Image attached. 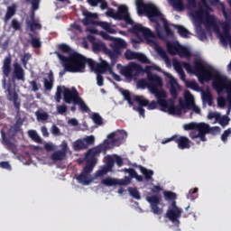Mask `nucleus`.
Here are the masks:
<instances>
[{"mask_svg":"<svg viewBox=\"0 0 231 231\" xmlns=\"http://www.w3.org/2000/svg\"><path fill=\"white\" fill-rule=\"evenodd\" d=\"M182 67L188 73H194L197 75L200 84L213 80V89H215L218 95L226 93V100L228 103L227 115H229L231 110V79H228L226 76L221 75V73L214 69V67L205 65L200 60H194V67H192L190 63L185 61L182 63H180L179 61L173 62V68L177 73L183 71Z\"/></svg>","mask_w":231,"mask_h":231,"instance_id":"f257e3e1","label":"nucleus"},{"mask_svg":"<svg viewBox=\"0 0 231 231\" xmlns=\"http://www.w3.org/2000/svg\"><path fill=\"white\" fill-rule=\"evenodd\" d=\"M108 140L105 141V144H99L89 149L85 154L86 165L82 169L81 172L76 177V180L81 185H89L93 180L91 179V173L97 163H98V156L100 153L106 152L108 147H114V145H120V142H123L127 138V132L125 130H117L112 132L107 135Z\"/></svg>","mask_w":231,"mask_h":231,"instance_id":"f03ea898","label":"nucleus"},{"mask_svg":"<svg viewBox=\"0 0 231 231\" xmlns=\"http://www.w3.org/2000/svg\"><path fill=\"white\" fill-rule=\"evenodd\" d=\"M58 59L62 62L63 68L69 73H84L86 69V64L90 68L91 71H96L98 75H103L106 71L110 72L112 68L106 60H102L100 63L95 62L91 59H88L79 52H72L69 57L62 55L59 51H55Z\"/></svg>","mask_w":231,"mask_h":231,"instance_id":"7ed1b4c3","label":"nucleus"},{"mask_svg":"<svg viewBox=\"0 0 231 231\" xmlns=\"http://www.w3.org/2000/svg\"><path fill=\"white\" fill-rule=\"evenodd\" d=\"M162 88L163 80L162 79V77L158 76L157 74H148V89L158 100L161 110L165 113L169 106L171 109H174V100H165V98H167V92L162 89Z\"/></svg>","mask_w":231,"mask_h":231,"instance_id":"20e7f679","label":"nucleus"},{"mask_svg":"<svg viewBox=\"0 0 231 231\" xmlns=\"http://www.w3.org/2000/svg\"><path fill=\"white\" fill-rule=\"evenodd\" d=\"M135 5L138 14H146L148 19H150L152 23H156V20L160 19V21L163 23L166 35H172V30H171V27H169L167 19L163 17V14L162 12H160L158 7L151 4H144L143 0H136Z\"/></svg>","mask_w":231,"mask_h":231,"instance_id":"39448f33","label":"nucleus"},{"mask_svg":"<svg viewBox=\"0 0 231 231\" xmlns=\"http://www.w3.org/2000/svg\"><path fill=\"white\" fill-rule=\"evenodd\" d=\"M173 107L174 108H171V105L168 106V108L164 113H169V115H181V111H183V109H193L194 113L197 115L201 113V108L196 106V103H194V98L191 96L186 97L184 101L180 99L179 106H175L173 101Z\"/></svg>","mask_w":231,"mask_h":231,"instance_id":"423d86ee","label":"nucleus"},{"mask_svg":"<svg viewBox=\"0 0 231 231\" xmlns=\"http://www.w3.org/2000/svg\"><path fill=\"white\" fill-rule=\"evenodd\" d=\"M22 126L23 121L17 120L14 125L10 126V128L7 130V133H5V131L1 130L3 144L5 145L6 149L12 152H14L15 150V144L12 143L10 139L6 138V136H16L18 133H23V129H21Z\"/></svg>","mask_w":231,"mask_h":231,"instance_id":"0eeeda50","label":"nucleus"},{"mask_svg":"<svg viewBox=\"0 0 231 231\" xmlns=\"http://www.w3.org/2000/svg\"><path fill=\"white\" fill-rule=\"evenodd\" d=\"M117 69H119L121 75L125 77V79H136L138 75L143 73V67L135 62H130L126 66H122V64L116 65Z\"/></svg>","mask_w":231,"mask_h":231,"instance_id":"6e6552de","label":"nucleus"},{"mask_svg":"<svg viewBox=\"0 0 231 231\" xmlns=\"http://www.w3.org/2000/svg\"><path fill=\"white\" fill-rule=\"evenodd\" d=\"M199 129H193L189 133V138L191 140H197V138L200 139V142H207V134L210 133V125L205 123H199Z\"/></svg>","mask_w":231,"mask_h":231,"instance_id":"1a4fd4ad","label":"nucleus"},{"mask_svg":"<svg viewBox=\"0 0 231 231\" xmlns=\"http://www.w3.org/2000/svg\"><path fill=\"white\" fill-rule=\"evenodd\" d=\"M169 142H175L179 149H181L182 151L185 149H190V141L187 136L175 134L171 138L163 140L162 143H169Z\"/></svg>","mask_w":231,"mask_h":231,"instance_id":"9d476101","label":"nucleus"},{"mask_svg":"<svg viewBox=\"0 0 231 231\" xmlns=\"http://www.w3.org/2000/svg\"><path fill=\"white\" fill-rule=\"evenodd\" d=\"M116 21H125L126 24H134L131 14H129V8L126 5H120L116 13Z\"/></svg>","mask_w":231,"mask_h":231,"instance_id":"9b49d317","label":"nucleus"},{"mask_svg":"<svg viewBox=\"0 0 231 231\" xmlns=\"http://www.w3.org/2000/svg\"><path fill=\"white\" fill-rule=\"evenodd\" d=\"M79 98L80 97L79 96V91L77 90V88H64L63 100L66 104H71V102H73V104H76Z\"/></svg>","mask_w":231,"mask_h":231,"instance_id":"f8f14e48","label":"nucleus"},{"mask_svg":"<svg viewBox=\"0 0 231 231\" xmlns=\"http://www.w3.org/2000/svg\"><path fill=\"white\" fill-rule=\"evenodd\" d=\"M146 201L150 203L151 210L153 214L161 216L163 214V210L158 207L160 205L162 199L158 195H152L146 198Z\"/></svg>","mask_w":231,"mask_h":231,"instance_id":"ddd939ff","label":"nucleus"},{"mask_svg":"<svg viewBox=\"0 0 231 231\" xmlns=\"http://www.w3.org/2000/svg\"><path fill=\"white\" fill-rule=\"evenodd\" d=\"M60 147L61 150H58L51 153V160H52V162H62V160L66 158V155L68 154V143L63 141Z\"/></svg>","mask_w":231,"mask_h":231,"instance_id":"4468645a","label":"nucleus"},{"mask_svg":"<svg viewBox=\"0 0 231 231\" xmlns=\"http://www.w3.org/2000/svg\"><path fill=\"white\" fill-rule=\"evenodd\" d=\"M134 100L139 104V106H143V107H147L150 111L152 109H156L158 107V99L157 101L153 100L149 103V100L144 99L143 96H134Z\"/></svg>","mask_w":231,"mask_h":231,"instance_id":"2eb2a0df","label":"nucleus"},{"mask_svg":"<svg viewBox=\"0 0 231 231\" xmlns=\"http://www.w3.org/2000/svg\"><path fill=\"white\" fill-rule=\"evenodd\" d=\"M101 183L105 185L106 187H115V185H129V179L124 180V179H113V178H106L102 180Z\"/></svg>","mask_w":231,"mask_h":231,"instance_id":"dca6fc26","label":"nucleus"},{"mask_svg":"<svg viewBox=\"0 0 231 231\" xmlns=\"http://www.w3.org/2000/svg\"><path fill=\"white\" fill-rule=\"evenodd\" d=\"M181 214H183V209H168L166 212V217H168L171 223L180 225V218L181 217Z\"/></svg>","mask_w":231,"mask_h":231,"instance_id":"f3484780","label":"nucleus"},{"mask_svg":"<svg viewBox=\"0 0 231 231\" xmlns=\"http://www.w3.org/2000/svg\"><path fill=\"white\" fill-rule=\"evenodd\" d=\"M7 97L8 100L14 103L15 109L19 111L21 109V101H19V95L17 94V92L12 89L11 86L7 88Z\"/></svg>","mask_w":231,"mask_h":231,"instance_id":"a211bd4d","label":"nucleus"},{"mask_svg":"<svg viewBox=\"0 0 231 231\" xmlns=\"http://www.w3.org/2000/svg\"><path fill=\"white\" fill-rule=\"evenodd\" d=\"M14 70H13V79L14 80H22V82H24V69L21 66L19 63H14L13 65Z\"/></svg>","mask_w":231,"mask_h":231,"instance_id":"6ab92c4d","label":"nucleus"},{"mask_svg":"<svg viewBox=\"0 0 231 231\" xmlns=\"http://www.w3.org/2000/svg\"><path fill=\"white\" fill-rule=\"evenodd\" d=\"M123 172H126L129 176H125L124 180H129V184L131 183V180H137V181H143V177L142 175H138L136 171L133 168H125L122 170Z\"/></svg>","mask_w":231,"mask_h":231,"instance_id":"aec40b11","label":"nucleus"},{"mask_svg":"<svg viewBox=\"0 0 231 231\" xmlns=\"http://www.w3.org/2000/svg\"><path fill=\"white\" fill-rule=\"evenodd\" d=\"M2 71L5 79H8V77H10V73L12 72V57L7 56L5 58Z\"/></svg>","mask_w":231,"mask_h":231,"instance_id":"412c9836","label":"nucleus"},{"mask_svg":"<svg viewBox=\"0 0 231 231\" xmlns=\"http://www.w3.org/2000/svg\"><path fill=\"white\" fill-rule=\"evenodd\" d=\"M170 84H171V88H170V95L171 97V98H170V100H176L178 98V89L176 88V86H174L175 84L178 85V81L176 80V79L171 78L170 79Z\"/></svg>","mask_w":231,"mask_h":231,"instance_id":"4be33fe9","label":"nucleus"},{"mask_svg":"<svg viewBox=\"0 0 231 231\" xmlns=\"http://www.w3.org/2000/svg\"><path fill=\"white\" fill-rule=\"evenodd\" d=\"M122 55V51H117L116 49H113L111 51H108V57L111 60L112 66H115L118 60V57Z\"/></svg>","mask_w":231,"mask_h":231,"instance_id":"5701e85b","label":"nucleus"},{"mask_svg":"<svg viewBox=\"0 0 231 231\" xmlns=\"http://www.w3.org/2000/svg\"><path fill=\"white\" fill-rule=\"evenodd\" d=\"M53 72H50L48 75V79H44L43 84H44V88L46 91H51L53 89Z\"/></svg>","mask_w":231,"mask_h":231,"instance_id":"b1692460","label":"nucleus"},{"mask_svg":"<svg viewBox=\"0 0 231 231\" xmlns=\"http://www.w3.org/2000/svg\"><path fill=\"white\" fill-rule=\"evenodd\" d=\"M113 42H114V44H113L112 48L114 50H117L118 51H122V49L127 48V43L125 42V41H124L122 39L114 38Z\"/></svg>","mask_w":231,"mask_h":231,"instance_id":"393cba45","label":"nucleus"},{"mask_svg":"<svg viewBox=\"0 0 231 231\" xmlns=\"http://www.w3.org/2000/svg\"><path fill=\"white\" fill-rule=\"evenodd\" d=\"M26 26L32 33H37V30H42V25L39 23V21L26 22Z\"/></svg>","mask_w":231,"mask_h":231,"instance_id":"a878e982","label":"nucleus"},{"mask_svg":"<svg viewBox=\"0 0 231 231\" xmlns=\"http://www.w3.org/2000/svg\"><path fill=\"white\" fill-rule=\"evenodd\" d=\"M138 169L140 170L142 174H143V176L147 181L152 180V176H154V171L152 170H147L145 167H143L142 165H139Z\"/></svg>","mask_w":231,"mask_h":231,"instance_id":"bb28decb","label":"nucleus"},{"mask_svg":"<svg viewBox=\"0 0 231 231\" xmlns=\"http://www.w3.org/2000/svg\"><path fill=\"white\" fill-rule=\"evenodd\" d=\"M177 55H179L180 59H189L190 57V51L184 46L179 45Z\"/></svg>","mask_w":231,"mask_h":231,"instance_id":"cd10ccee","label":"nucleus"},{"mask_svg":"<svg viewBox=\"0 0 231 231\" xmlns=\"http://www.w3.org/2000/svg\"><path fill=\"white\" fill-rule=\"evenodd\" d=\"M74 151H84L88 149V144L84 141V139L77 140L73 144Z\"/></svg>","mask_w":231,"mask_h":231,"instance_id":"c85d7f7f","label":"nucleus"},{"mask_svg":"<svg viewBox=\"0 0 231 231\" xmlns=\"http://www.w3.org/2000/svg\"><path fill=\"white\" fill-rule=\"evenodd\" d=\"M170 5L174 8V10H180L182 12L185 8V5L183 4V0H168Z\"/></svg>","mask_w":231,"mask_h":231,"instance_id":"c756f323","label":"nucleus"},{"mask_svg":"<svg viewBox=\"0 0 231 231\" xmlns=\"http://www.w3.org/2000/svg\"><path fill=\"white\" fill-rule=\"evenodd\" d=\"M97 17V14L87 12L85 13V19H83L82 23L85 26H88V24H93V19Z\"/></svg>","mask_w":231,"mask_h":231,"instance_id":"7c9ffc66","label":"nucleus"},{"mask_svg":"<svg viewBox=\"0 0 231 231\" xmlns=\"http://www.w3.org/2000/svg\"><path fill=\"white\" fill-rule=\"evenodd\" d=\"M29 37L31 39V46L32 48H41L42 46V42H41V38L33 36L32 33H29Z\"/></svg>","mask_w":231,"mask_h":231,"instance_id":"2f4dec72","label":"nucleus"},{"mask_svg":"<svg viewBox=\"0 0 231 231\" xmlns=\"http://www.w3.org/2000/svg\"><path fill=\"white\" fill-rule=\"evenodd\" d=\"M166 46L170 55H178V49L180 48V44L168 42Z\"/></svg>","mask_w":231,"mask_h":231,"instance_id":"473e14b6","label":"nucleus"},{"mask_svg":"<svg viewBox=\"0 0 231 231\" xmlns=\"http://www.w3.org/2000/svg\"><path fill=\"white\" fill-rule=\"evenodd\" d=\"M74 105L79 106V109L81 113H89V107L88 106V105H86V103L84 102V100H82V98L79 97Z\"/></svg>","mask_w":231,"mask_h":231,"instance_id":"72a5a7b5","label":"nucleus"},{"mask_svg":"<svg viewBox=\"0 0 231 231\" xmlns=\"http://www.w3.org/2000/svg\"><path fill=\"white\" fill-rule=\"evenodd\" d=\"M121 95H123L124 99L126 100L129 106L134 107V102L133 101V97H131V92L129 90H122Z\"/></svg>","mask_w":231,"mask_h":231,"instance_id":"f704fd0d","label":"nucleus"},{"mask_svg":"<svg viewBox=\"0 0 231 231\" xmlns=\"http://www.w3.org/2000/svg\"><path fill=\"white\" fill-rule=\"evenodd\" d=\"M28 136L31 137L33 140V142H36V143H42V139L41 138V136H39V134H37V131L29 130Z\"/></svg>","mask_w":231,"mask_h":231,"instance_id":"c9c22d12","label":"nucleus"},{"mask_svg":"<svg viewBox=\"0 0 231 231\" xmlns=\"http://www.w3.org/2000/svg\"><path fill=\"white\" fill-rule=\"evenodd\" d=\"M202 100L203 102H206L209 106H212L214 98L212 97V94L210 93V91L204 92L202 94Z\"/></svg>","mask_w":231,"mask_h":231,"instance_id":"e433bc0d","label":"nucleus"},{"mask_svg":"<svg viewBox=\"0 0 231 231\" xmlns=\"http://www.w3.org/2000/svg\"><path fill=\"white\" fill-rule=\"evenodd\" d=\"M143 30V27L140 23L132 24V28L130 29V33L134 35H140Z\"/></svg>","mask_w":231,"mask_h":231,"instance_id":"4c0bfd02","label":"nucleus"},{"mask_svg":"<svg viewBox=\"0 0 231 231\" xmlns=\"http://www.w3.org/2000/svg\"><path fill=\"white\" fill-rule=\"evenodd\" d=\"M135 60H138L142 64H151V60H149V59H147V56H145V54L142 52H137L135 56Z\"/></svg>","mask_w":231,"mask_h":231,"instance_id":"58836bf2","label":"nucleus"},{"mask_svg":"<svg viewBox=\"0 0 231 231\" xmlns=\"http://www.w3.org/2000/svg\"><path fill=\"white\" fill-rule=\"evenodd\" d=\"M128 192L134 199H142V196L140 195V191L136 188H128Z\"/></svg>","mask_w":231,"mask_h":231,"instance_id":"ea45409f","label":"nucleus"},{"mask_svg":"<svg viewBox=\"0 0 231 231\" xmlns=\"http://www.w3.org/2000/svg\"><path fill=\"white\" fill-rule=\"evenodd\" d=\"M58 50L60 51H61L62 53H69V56L73 54V53H71V51H72L71 47H69V45H68L66 43L60 44L58 46Z\"/></svg>","mask_w":231,"mask_h":231,"instance_id":"a19ab883","label":"nucleus"},{"mask_svg":"<svg viewBox=\"0 0 231 231\" xmlns=\"http://www.w3.org/2000/svg\"><path fill=\"white\" fill-rule=\"evenodd\" d=\"M14 15H15V9L13 6H9L5 16V23H8V21H10V18L14 17Z\"/></svg>","mask_w":231,"mask_h":231,"instance_id":"79ce46f5","label":"nucleus"},{"mask_svg":"<svg viewBox=\"0 0 231 231\" xmlns=\"http://www.w3.org/2000/svg\"><path fill=\"white\" fill-rule=\"evenodd\" d=\"M186 87L193 91H200L201 88L196 81H186Z\"/></svg>","mask_w":231,"mask_h":231,"instance_id":"37998d69","label":"nucleus"},{"mask_svg":"<svg viewBox=\"0 0 231 231\" xmlns=\"http://www.w3.org/2000/svg\"><path fill=\"white\" fill-rule=\"evenodd\" d=\"M92 120L96 125H102L104 124V119H102V116L98 113L92 115Z\"/></svg>","mask_w":231,"mask_h":231,"instance_id":"c03bdc74","label":"nucleus"},{"mask_svg":"<svg viewBox=\"0 0 231 231\" xmlns=\"http://www.w3.org/2000/svg\"><path fill=\"white\" fill-rule=\"evenodd\" d=\"M137 53L138 52L133 51L131 50H126L125 52V58L126 60H135Z\"/></svg>","mask_w":231,"mask_h":231,"instance_id":"a18cd8bd","label":"nucleus"},{"mask_svg":"<svg viewBox=\"0 0 231 231\" xmlns=\"http://www.w3.org/2000/svg\"><path fill=\"white\" fill-rule=\"evenodd\" d=\"M141 33L145 39H152V37H154V33L149 28L143 27Z\"/></svg>","mask_w":231,"mask_h":231,"instance_id":"49530a36","label":"nucleus"},{"mask_svg":"<svg viewBox=\"0 0 231 231\" xmlns=\"http://www.w3.org/2000/svg\"><path fill=\"white\" fill-rule=\"evenodd\" d=\"M184 129L185 131H194V129L201 130V128L199 127V123L186 124L184 125Z\"/></svg>","mask_w":231,"mask_h":231,"instance_id":"de8ad7c7","label":"nucleus"},{"mask_svg":"<svg viewBox=\"0 0 231 231\" xmlns=\"http://www.w3.org/2000/svg\"><path fill=\"white\" fill-rule=\"evenodd\" d=\"M199 189L198 188H195L193 189H190L189 191V193L187 194V199H190V201H194V199H196V198H198V191Z\"/></svg>","mask_w":231,"mask_h":231,"instance_id":"09e8293b","label":"nucleus"},{"mask_svg":"<svg viewBox=\"0 0 231 231\" xmlns=\"http://www.w3.org/2000/svg\"><path fill=\"white\" fill-rule=\"evenodd\" d=\"M110 169L107 168V166H103L100 170H98L97 172H96V176L98 178V177H101V176H106V174H107V172H110Z\"/></svg>","mask_w":231,"mask_h":231,"instance_id":"8fccbe9b","label":"nucleus"},{"mask_svg":"<svg viewBox=\"0 0 231 231\" xmlns=\"http://www.w3.org/2000/svg\"><path fill=\"white\" fill-rule=\"evenodd\" d=\"M30 59H32V54H30V52L23 54V56L21 59V62L23 68H26V66H28V60H30Z\"/></svg>","mask_w":231,"mask_h":231,"instance_id":"3c124183","label":"nucleus"},{"mask_svg":"<svg viewBox=\"0 0 231 231\" xmlns=\"http://www.w3.org/2000/svg\"><path fill=\"white\" fill-rule=\"evenodd\" d=\"M29 84L32 88V91H33L34 93H37V91H39V88H42L41 83L37 82V80L30 81Z\"/></svg>","mask_w":231,"mask_h":231,"instance_id":"603ef678","label":"nucleus"},{"mask_svg":"<svg viewBox=\"0 0 231 231\" xmlns=\"http://www.w3.org/2000/svg\"><path fill=\"white\" fill-rule=\"evenodd\" d=\"M178 33L180 37H189V30L181 25L178 26Z\"/></svg>","mask_w":231,"mask_h":231,"instance_id":"864d4df0","label":"nucleus"},{"mask_svg":"<svg viewBox=\"0 0 231 231\" xmlns=\"http://www.w3.org/2000/svg\"><path fill=\"white\" fill-rule=\"evenodd\" d=\"M83 141L85 142V144H87V148L89 147V145H95V136L93 135L83 138Z\"/></svg>","mask_w":231,"mask_h":231,"instance_id":"5fc2aeb1","label":"nucleus"},{"mask_svg":"<svg viewBox=\"0 0 231 231\" xmlns=\"http://www.w3.org/2000/svg\"><path fill=\"white\" fill-rule=\"evenodd\" d=\"M105 167L108 168L110 171L115 167V159L110 155L106 157V164Z\"/></svg>","mask_w":231,"mask_h":231,"instance_id":"6e6d98bb","label":"nucleus"},{"mask_svg":"<svg viewBox=\"0 0 231 231\" xmlns=\"http://www.w3.org/2000/svg\"><path fill=\"white\" fill-rule=\"evenodd\" d=\"M218 124H219L222 127H226V125H228V124H230V118H228V116L220 117V118L218 119Z\"/></svg>","mask_w":231,"mask_h":231,"instance_id":"4d7b16f0","label":"nucleus"},{"mask_svg":"<svg viewBox=\"0 0 231 231\" xmlns=\"http://www.w3.org/2000/svg\"><path fill=\"white\" fill-rule=\"evenodd\" d=\"M205 21L206 24H208V26H214V24H216V18L213 15L208 14Z\"/></svg>","mask_w":231,"mask_h":231,"instance_id":"13d9d810","label":"nucleus"},{"mask_svg":"<svg viewBox=\"0 0 231 231\" xmlns=\"http://www.w3.org/2000/svg\"><path fill=\"white\" fill-rule=\"evenodd\" d=\"M57 112L59 115H65V113L68 112V106L66 105H58L57 107Z\"/></svg>","mask_w":231,"mask_h":231,"instance_id":"bf43d9fd","label":"nucleus"},{"mask_svg":"<svg viewBox=\"0 0 231 231\" xmlns=\"http://www.w3.org/2000/svg\"><path fill=\"white\" fill-rule=\"evenodd\" d=\"M26 3L32 4V12H35L39 8V5H41V0H25Z\"/></svg>","mask_w":231,"mask_h":231,"instance_id":"052dcab7","label":"nucleus"},{"mask_svg":"<svg viewBox=\"0 0 231 231\" xmlns=\"http://www.w3.org/2000/svg\"><path fill=\"white\" fill-rule=\"evenodd\" d=\"M165 199L174 200L176 199V193L171 191H164L163 193Z\"/></svg>","mask_w":231,"mask_h":231,"instance_id":"680f3d73","label":"nucleus"},{"mask_svg":"<svg viewBox=\"0 0 231 231\" xmlns=\"http://www.w3.org/2000/svg\"><path fill=\"white\" fill-rule=\"evenodd\" d=\"M137 86L141 88V89H145V88H149V82L143 79H141L138 80Z\"/></svg>","mask_w":231,"mask_h":231,"instance_id":"e2e57ef3","label":"nucleus"},{"mask_svg":"<svg viewBox=\"0 0 231 231\" xmlns=\"http://www.w3.org/2000/svg\"><path fill=\"white\" fill-rule=\"evenodd\" d=\"M231 135V127L225 130L224 133L221 135L222 142H226L228 140V136Z\"/></svg>","mask_w":231,"mask_h":231,"instance_id":"0e129e2a","label":"nucleus"},{"mask_svg":"<svg viewBox=\"0 0 231 231\" xmlns=\"http://www.w3.org/2000/svg\"><path fill=\"white\" fill-rule=\"evenodd\" d=\"M208 120H213V118H215V120H219V118H221V114H219L217 112H210L208 115Z\"/></svg>","mask_w":231,"mask_h":231,"instance_id":"69168bd1","label":"nucleus"},{"mask_svg":"<svg viewBox=\"0 0 231 231\" xmlns=\"http://www.w3.org/2000/svg\"><path fill=\"white\" fill-rule=\"evenodd\" d=\"M116 163L117 166L122 167L124 165V159L120 157L119 155H115L114 156V163Z\"/></svg>","mask_w":231,"mask_h":231,"instance_id":"338daca9","label":"nucleus"},{"mask_svg":"<svg viewBox=\"0 0 231 231\" xmlns=\"http://www.w3.org/2000/svg\"><path fill=\"white\" fill-rule=\"evenodd\" d=\"M11 24H12V28H14V30H15V31L21 30V23H19V21L13 19Z\"/></svg>","mask_w":231,"mask_h":231,"instance_id":"774afa93","label":"nucleus"}]
</instances>
